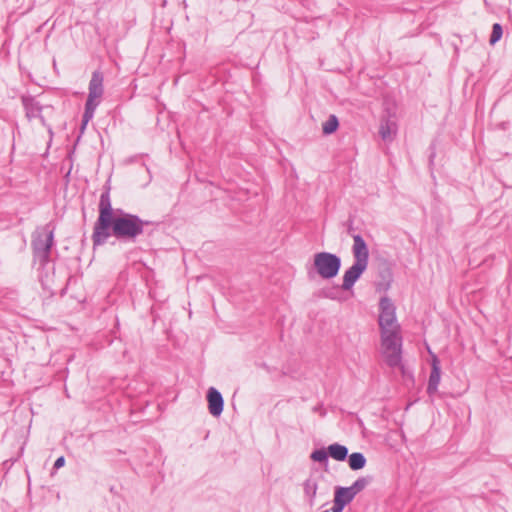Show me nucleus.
Listing matches in <instances>:
<instances>
[{"instance_id": "obj_1", "label": "nucleus", "mask_w": 512, "mask_h": 512, "mask_svg": "<svg viewBox=\"0 0 512 512\" xmlns=\"http://www.w3.org/2000/svg\"><path fill=\"white\" fill-rule=\"evenodd\" d=\"M99 215L94 223L92 242L93 247L106 243L110 236L122 242L134 243L144 234L145 227L151 222L141 219L122 209H113L109 188L102 192L98 205Z\"/></svg>"}, {"instance_id": "obj_2", "label": "nucleus", "mask_w": 512, "mask_h": 512, "mask_svg": "<svg viewBox=\"0 0 512 512\" xmlns=\"http://www.w3.org/2000/svg\"><path fill=\"white\" fill-rule=\"evenodd\" d=\"M54 245V227L49 223L38 227L32 234L31 247L34 260L44 267L50 261L51 249Z\"/></svg>"}, {"instance_id": "obj_3", "label": "nucleus", "mask_w": 512, "mask_h": 512, "mask_svg": "<svg viewBox=\"0 0 512 512\" xmlns=\"http://www.w3.org/2000/svg\"><path fill=\"white\" fill-rule=\"evenodd\" d=\"M303 499L313 507L317 497L326 498L329 494V484L324 473L318 468H312L309 476L302 483Z\"/></svg>"}, {"instance_id": "obj_4", "label": "nucleus", "mask_w": 512, "mask_h": 512, "mask_svg": "<svg viewBox=\"0 0 512 512\" xmlns=\"http://www.w3.org/2000/svg\"><path fill=\"white\" fill-rule=\"evenodd\" d=\"M104 76L99 70L92 73V77L88 86V97L85 103V110L82 116L81 130H84L88 122L94 117L95 110L100 104V98L104 93L103 87Z\"/></svg>"}, {"instance_id": "obj_5", "label": "nucleus", "mask_w": 512, "mask_h": 512, "mask_svg": "<svg viewBox=\"0 0 512 512\" xmlns=\"http://www.w3.org/2000/svg\"><path fill=\"white\" fill-rule=\"evenodd\" d=\"M402 338L400 330H389L381 332V348L385 362L391 368L401 367Z\"/></svg>"}, {"instance_id": "obj_6", "label": "nucleus", "mask_w": 512, "mask_h": 512, "mask_svg": "<svg viewBox=\"0 0 512 512\" xmlns=\"http://www.w3.org/2000/svg\"><path fill=\"white\" fill-rule=\"evenodd\" d=\"M313 267L322 279L336 277L341 268V258L330 252H318L313 257Z\"/></svg>"}, {"instance_id": "obj_7", "label": "nucleus", "mask_w": 512, "mask_h": 512, "mask_svg": "<svg viewBox=\"0 0 512 512\" xmlns=\"http://www.w3.org/2000/svg\"><path fill=\"white\" fill-rule=\"evenodd\" d=\"M380 314L378 323L380 332L389 330H400V326L397 323L395 306L391 299L388 297H382L379 302Z\"/></svg>"}, {"instance_id": "obj_8", "label": "nucleus", "mask_w": 512, "mask_h": 512, "mask_svg": "<svg viewBox=\"0 0 512 512\" xmlns=\"http://www.w3.org/2000/svg\"><path fill=\"white\" fill-rule=\"evenodd\" d=\"M368 263L354 260V263L349 267L343 275L341 288L344 291H349L353 288L354 284L361 277L367 269Z\"/></svg>"}, {"instance_id": "obj_9", "label": "nucleus", "mask_w": 512, "mask_h": 512, "mask_svg": "<svg viewBox=\"0 0 512 512\" xmlns=\"http://www.w3.org/2000/svg\"><path fill=\"white\" fill-rule=\"evenodd\" d=\"M208 410L214 417H219L223 412L224 400L221 393L214 387L207 392Z\"/></svg>"}, {"instance_id": "obj_10", "label": "nucleus", "mask_w": 512, "mask_h": 512, "mask_svg": "<svg viewBox=\"0 0 512 512\" xmlns=\"http://www.w3.org/2000/svg\"><path fill=\"white\" fill-rule=\"evenodd\" d=\"M441 379L440 361L436 356H433L431 363V372L427 385V393L432 396L438 390V385Z\"/></svg>"}, {"instance_id": "obj_11", "label": "nucleus", "mask_w": 512, "mask_h": 512, "mask_svg": "<svg viewBox=\"0 0 512 512\" xmlns=\"http://www.w3.org/2000/svg\"><path fill=\"white\" fill-rule=\"evenodd\" d=\"M352 253L354 260L368 263L369 261V250L368 246L359 234L353 235V246Z\"/></svg>"}, {"instance_id": "obj_12", "label": "nucleus", "mask_w": 512, "mask_h": 512, "mask_svg": "<svg viewBox=\"0 0 512 512\" xmlns=\"http://www.w3.org/2000/svg\"><path fill=\"white\" fill-rule=\"evenodd\" d=\"M22 104L25 110L26 117L29 120H32L33 118H36L37 116H40V113L42 112V105L36 101V99L32 96H22L21 98Z\"/></svg>"}, {"instance_id": "obj_13", "label": "nucleus", "mask_w": 512, "mask_h": 512, "mask_svg": "<svg viewBox=\"0 0 512 512\" xmlns=\"http://www.w3.org/2000/svg\"><path fill=\"white\" fill-rule=\"evenodd\" d=\"M396 122L390 118H383L380 123L379 134L384 141H391L396 134Z\"/></svg>"}, {"instance_id": "obj_14", "label": "nucleus", "mask_w": 512, "mask_h": 512, "mask_svg": "<svg viewBox=\"0 0 512 512\" xmlns=\"http://www.w3.org/2000/svg\"><path fill=\"white\" fill-rule=\"evenodd\" d=\"M329 457L336 461H344L348 457V448L339 443L330 444L328 447Z\"/></svg>"}, {"instance_id": "obj_15", "label": "nucleus", "mask_w": 512, "mask_h": 512, "mask_svg": "<svg viewBox=\"0 0 512 512\" xmlns=\"http://www.w3.org/2000/svg\"><path fill=\"white\" fill-rule=\"evenodd\" d=\"M348 464L350 469L352 470H360L366 465V458L363 453L354 452L352 454H348Z\"/></svg>"}, {"instance_id": "obj_16", "label": "nucleus", "mask_w": 512, "mask_h": 512, "mask_svg": "<svg viewBox=\"0 0 512 512\" xmlns=\"http://www.w3.org/2000/svg\"><path fill=\"white\" fill-rule=\"evenodd\" d=\"M339 127L338 118L331 114L328 119L323 123L322 131L324 135H330L334 133Z\"/></svg>"}, {"instance_id": "obj_17", "label": "nucleus", "mask_w": 512, "mask_h": 512, "mask_svg": "<svg viewBox=\"0 0 512 512\" xmlns=\"http://www.w3.org/2000/svg\"><path fill=\"white\" fill-rule=\"evenodd\" d=\"M334 500L346 506L352 502L353 498L346 492L344 487L339 486L335 489Z\"/></svg>"}, {"instance_id": "obj_18", "label": "nucleus", "mask_w": 512, "mask_h": 512, "mask_svg": "<svg viewBox=\"0 0 512 512\" xmlns=\"http://www.w3.org/2000/svg\"><path fill=\"white\" fill-rule=\"evenodd\" d=\"M328 457H329V452H328V448H320V449H315L311 455H310V458L315 461V462H319V463H327L328 462Z\"/></svg>"}, {"instance_id": "obj_19", "label": "nucleus", "mask_w": 512, "mask_h": 512, "mask_svg": "<svg viewBox=\"0 0 512 512\" xmlns=\"http://www.w3.org/2000/svg\"><path fill=\"white\" fill-rule=\"evenodd\" d=\"M502 35H503L502 25L499 23L493 24L492 33H491V36L489 39L490 44L494 45L495 43H497L501 39Z\"/></svg>"}, {"instance_id": "obj_20", "label": "nucleus", "mask_w": 512, "mask_h": 512, "mask_svg": "<svg viewBox=\"0 0 512 512\" xmlns=\"http://www.w3.org/2000/svg\"><path fill=\"white\" fill-rule=\"evenodd\" d=\"M372 480V477L370 476H367V477H359L352 485L358 489L359 492H361L362 490H364L367 485L371 482Z\"/></svg>"}, {"instance_id": "obj_21", "label": "nucleus", "mask_w": 512, "mask_h": 512, "mask_svg": "<svg viewBox=\"0 0 512 512\" xmlns=\"http://www.w3.org/2000/svg\"><path fill=\"white\" fill-rule=\"evenodd\" d=\"M344 489L346 490V492L354 499L355 496L360 493L358 491V489H356L353 485L349 486V487H344Z\"/></svg>"}, {"instance_id": "obj_22", "label": "nucleus", "mask_w": 512, "mask_h": 512, "mask_svg": "<svg viewBox=\"0 0 512 512\" xmlns=\"http://www.w3.org/2000/svg\"><path fill=\"white\" fill-rule=\"evenodd\" d=\"M344 489L346 490V492L354 499L355 496L360 493L358 491V489H356L353 485L349 486V487H344Z\"/></svg>"}, {"instance_id": "obj_23", "label": "nucleus", "mask_w": 512, "mask_h": 512, "mask_svg": "<svg viewBox=\"0 0 512 512\" xmlns=\"http://www.w3.org/2000/svg\"><path fill=\"white\" fill-rule=\"evenodd\" d=\"M344 508H345L344 505L337 502L336 500H333V507L331 508L332 512H342Z\"/></svg>"}, {"instance_id": "obj_24", "label": "nucleus", "mask_w": 512, "mask_h": 512, "mask_svg": "<svg viewBox=\"0 0 512 512\" xmlns=\"http://www.w3.org/2000/svg\"><path fill=\"white\" fill-rule=\"evenodd\" d=\"M64 464H65V458L63 456H60L54 462V468L59 469V468L63 467Z\"/></svg>"}, {"instance_id": "obj_25", "label": "nucleus", "mask_w": 512, "mask_h": 512, "mask_svg": "<svg viewBox=\"0 0 512 512\" xmlns=\"http://www.w3.org/2000/svg\"><path fill=\"white\" fill-rule=\"evenodd\" d=\"M36 118H38V119L40 120V123H41L43 126L48 127V131H49V133H50V134H52V129H51V127H49V126L47 125L46 120H45L44 116L42 115V112L40 113V116H37Z\"/></svg>"}, {"instance_id": "obj_26", "label": "nucleus", "mask_w": 512, "mask_h": 512, "mask_svg": "<svg viewBox=\"0 0 512 512\" xmlns=\"http://www.w3.org/2000/svg\"><path fill=\"white\" fill-rule=\"evenodd\" d=\"M323 294L326 298H329V299H336V296H335V293L333 290H327V291H323Z\"/></svg>"}, {"instance_id": "obj_27", "label": "nucleus", "mask_w": 512, "mask_h": 512, "mask_svg": "<svg viewBox=\"0 0 512 512\" xmlns=\"http://www.w3.org/2000/svg\"><path fill=\"white\" fill-rule=\"evenodd\" d=\"M183 6H184V8H186V7H187V3H186V1H185V0H183Z\"/></svg>"}, {"instance_id": "obj_28", "label": "nucleus", "mask_w": 512, "mask_h": 512, "mask_svg": "<svg viewBox=\"0 0 512 512\" xmlns=\"http://www.w3.org/2000/svg\"><path fill=\"white\" fill-rule=\"evenodd\" d=\"M322 512H330V510H324V511H322Z\"/></svg>"}]
</instances>
